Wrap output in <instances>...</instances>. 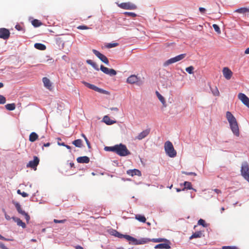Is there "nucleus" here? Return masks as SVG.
Segmentation results:
<instances>
[{
	"label": "nucleus",
	"instance_id": "nucleus-1",
	"mask_svg": "<svg viewBox=\"0 0 249 249\" xmlns=\"http://www.w3.org/2000/svg\"><path fill=\"white\" fill-rule=\"evenodd\" d=\"M226 117L228 120L230 128L232 133L237 137L240 135L238 123L235 117L230 111H227L226 114Z\"/></svg>",
	"mask_w": 249,
	"mask_h": 249
},
{
	"label": "nucleus",
	"instance_id": "nucleus-2",
	"mask_svg": "<svg viewBox=\"0 0 249 249\" xmlns=\"http://www.w3.org/2000/svg\"><path fill=\"white\" fill-rule=\"evenodd\" d=\"M115 153L121 157H124L130 154L125 145L120 143L116 145Z\"/></svg>",
	"mask_w": 249,
	"mask_h": 249
},
{
	"label": "nucleus",
	"instance_id": "nucleus-3",
	"mask_svg": "<svg viewBox=\"0 0 249 249\" xmlns=\"http://www.w3.org/2000/svg\"><path fill=\"white\" fill-rule=\"evenodd\" d=\"M164 149L166 154L171 158L176 156L177 152L174 149L173 144L170 141H167L164 144Z\"/></svg>",
	"mask_w": 249,
	"mask_h": 249
},
{
	"label": "nucleus",
	"instance_id": "nucleus-4",
	"mask_svg": "<svg viewBox=\"0 0 249 249\" xmlns=\"http://www.w3.org/2000/svg\"><path fill=\"white\" fill-rule=\"evenodd\" d=\"M241 173L244 179L249 182V165L247 162L242 163Z\"/></svg>",
	"mask_w": 249,
	"mask_h": 249
},
{
	"label": "nucleus",
	"instance_id": "nucleus-5",
	"mask_svg": "<svg viewBox=\"0 0 249 249\" xmlns=\"http://www.w3.org/2000/svg\"><path fill=\"white\" fill-rule=\"evenodd\" d=\"M164 241L163 238H153L151 240L148 238H142L140 239H137L136 241H134V245H142L147 243L150 241H152L155 243L161 242Z\"/></svg>",
	"mask_w": 249,
	"mask_h": 249
},
{
	"label": "nucleus",
	"instance_id": "nucleus-6",
	"mask_svg": "<svg viewBox=\"0 0 249 249\" xmlns=\"http://www.w3.org/2000/svg\"><path fill=\"white\" fill-rule=\"evenodd\" d=\"M186 55V53H183V54H181L178 55H177L174 57L171 58L167 60V61H166L164 63L163 66L166 67V66H167L172 63H174L178 62L180 60H181L185 57Z\"/></svg>",
	"mask_w": 249,
	"mask_h": 249
},
{
	"label": "nucleus",
	"instance_id": "nucleus-7",
	"mask_svg": "<svg viewBox=\"0 0 249 249\" xmlns=\"http://www.w3.org/2000/svg\"><path fill=\"white\" fill-rule=\"evenodd\" d=\"M15 206L17 210V211L19 213L21 214V215L24 216L25 218L27 221V223L29 222L30 217L29 215L26 213L24 211L22 210L21 205L18 202H15L14 203Z\"/></svg>",
	"mask_w": 249,
	"mask_h": 249
},
{
	"label": "nucleus",
	"instance_id": "nucleus-8",
	"mask_svg": "<svg viewBox=\"0 0 249 249\" xmlns=\"http://www.w3.org/2000/svg\"><path fill=\"white\" fill-rule=\"evenodd\" d=\"M118 6L124 9L134 10L137 8L136 5L130 2L121 3Z\"/></svg>",
	"mask_w": 249,
	"mask_h": 249
},
{
	"label": "nucleus",
	"instance_id": "nucleus-9",
	"mask_svg": "<svg viewBox=\"0 0 249 249\" xmlns=\"http://www.w3.org/2000/svg\"><path fill=\"white\" fill-rule=\"evenodd\" d=\"M92 52L103 62H104V63H105L107 65L109 64V61H108L107 58L105 55L102 54L99 51H98L95 49L92 50Z\"/></svg>",
	"mask_w": 249,
	"mask_h": 249
},
{
	"label": "nucleus",
	"instance_id": "nucleus-10",
	"mask_svg": "<svg viewBox=\"0 0 249 249\" xmlns=\"http://www.w3.org/2000/svg\"><path fill=\"white\" fill-rule=\"evenodd\" d=\"M100 70L104 73L108 74L110 76H114L116 74L117 72L115 70L112 69H109L107 67L101 65L100 67Z\"/></svg>",
	"mask_w": 249,
	"mask_h": 249
},
{
	"label": "nucleus",
	"instance_id": "nucleus-11",
	"mask_svg": "<svg viewBox=\"0 0 249 249\" xmlns=\"http://www.w3.org/2000/svg\"><path fill=\"white\" fill-rule=\"evenodd\" d=\"M39 159L36 156L34 157V160H30L29 163L27 164V167H30L35 170L36 169V167L39 164Z\"/></svg>",
	"mask_w": 249,
	"mask_h": 249
},
{
	"label": "nucleus",
	"instance_id": "nucleus-12",
	"mask_svg": "<svg viewBox=\"0 0 249 249\" xmlns=\"http://www.w3.org/2000/svg\"><path fill=\"white\" fill-rule=\"evenodd\" d=\"M238 98L245 105L249 107V98L245 94L239 93Z\"/></svg>",
	"mask_w": 249,
	"mask_h": 249
},
{
	"label": "nucleus",
	"instance_id": "nucleus-13",
	"mask_svg": "<svg viewBox=\"0 0 249 249\" xmlns=\"http://www.w3.org/2000/svg\"><path fill=\"white\" fill-rule=\"evenodd\" d=\"M9 31L4 28H0V38L3 39H7L10 36Z\"/></svg>",
	"mask_w": 249,
	"mask_h": 249
},
{
	"label": "nucleus",
	"instance_id": "nucleus-14",
	"mask_svg": "<svg viewBox=\"0 0 249 249\" xmlns=\"http://www.w3.org/2000/svg\"><path fill=\"white\" fill-rule=\"evenodd\" d=\"M222 72L224 77L227 80H230L233 74L231 71L228 67H224Z\"/></svg>",
	"mask_w": 249,
	"mask_h": 249
},
{
	"label": "nucleus",
	"instance_id": "nucleus-15",
	"mask_svg": "<svg viewBox=\"0 0 249 249\" xmlns=\"http://www.w3.org/2000/svg\"><path fill=\"white\" fill-rule=\"evenodd\" d=\"M150 133V129H147L142 132H141L139 135L135 138V139L141 140L142 139L145 138Z\"/></svg>",
	"mask_w": 249,
	"mask_h": 249
},
{
	"label": "nucleus",
	"instance_id": "nucleus-16",
	"mask_svg": "<svg viewBox=\"0 0 249 249\" xmlns=\"http://www.w3.org/2000/svg\"><path fill=\"white\" fill-rule=\"evenodd\" d=\"M127 174L131 176H134V175H137L138 176H141L142 174L141 171L138 169H132V170H128L126 172Z\"/></svg>",
	"mask_w": 249,
	"mask_h": 249
},
{
	"label": "nucleus",
	"instance_id": "nucleus-17",
	"mask_svg": "<svg viewBox=\"0 0 249 249\" xmlns=\"http://www.w3.org/2000/svg\"><path fill=\"white\" fill-rule=\"evenodd\" d=\"M42 81L44 86L48 89L51 90L52 89V83L50 80L47 77H43Z\"/></svg>",
	"mask_w": 249,
	"mask_h": 249
},
{
	"label": "nucleus",
	"instance_id": "nucleus-18",
	"mask_svg": "<svg viewBox=\"0 0 249 249\" xmlns=\"http://www.w3.org/2000/svg\"><path fill=\"white\" fill-rule=\"evenodd\" d=\"M77 161L80 163H88L89 162V158L87 156L79 157L77 158Z\"/></svg>",
	"mask_w": 249,
	"mask_h": 249
},
{
	"label": "nucleus",
	"instance_id": "nucleus-19",
	"mask_svg": "<svg viewBox=\"0 0 249 249\" xmlns=\"http://www.w3.org/2000/svg\"><path fill=\"white\" fill-rule=\"evenodd\" d=\"M138 81V77L135 75H131L127 79V82L129 84H134Z\"/></svg>",
	"mask_w": 249,
	"mask_h": 249
},
{
	"label": "nucleus",
	"instance_id": "nucleus-20",
	"mask_svg": "<svg viewBox=\"0 0 249 249\" xmlns=\"http://www.w3.org/2000/svg\"><path fill=\"white\" fill-rule=\"evenodd\" d=\"M103 121L107 125H111L116 123V121L112 120L108 116H105L103 118Z\"/></svg>",
	"mask_w": 249,
	"mask_h": 249
},
{
	"label": "nucleus",
	"instance_id": "nucleus-21",
	"mask_svg": "<svg viewBox=\"0 0 249 249\" xmlns=\"http://www.w3.org/2000/svg\"><path fill=\"white\" fill-rule=\"evenodd\" d=\"M234 12L238 13L239 14H245L247 13H249V8L241 7L235 10L234 11Z\"/></svg>",
	"mask_w": 249,
	"mask_h": 249
},
{
	"label": "nucleus",
	"instance_id": "nucleus-22",
	"mask_svg": "<svg viewBox=\"0 0 249 249\" xmlns=\"http://www.w3.org/2000/svg\"><path fill=\"white\" fill-rule=\"evenodd\" d=\"M12 218L15 222H17L18 226H21L22 228H26V224L25 223L23 222L22 220H21L19 218L14 217Z\"/></svg>",
	"mask_w": 249,
	"mask_h": 249
},
{
	"label": "nucleus",
	"instance_id": "nucleus-23",
	"mask_svg": "<svg viewBox=\"0 0 249 249\" xmlns=\"http://www.w3.org/2000/svg\"><path fill=\"white\" fill-rule=\"evenodd\" d=\"M38 135L36 133L32 132L29 136V141L34 142L38 139Z\"/></svg>",
	"mask_w": 249,
	"mask_h": 249
},
{
	"label": "nucleus",
	"instance_id": "nucleus-24",
	"mask_svg": "<svg viewBox=\"0 0 249 249\" xmlns=\"http://www.w3.org/2000/svg\"><path fill=\"white\" fill-rule=\"evenodd\" d=\"M156 249H168L170 248V246L168 244L161 243L157 245L155 247Z\"/></svg>",
	"mask_w": 249,
	"mask_h": 249
},
{
	"label": "nucleus",
	"instance_id": "nucleus-25",
	"mask_svg": "<svg viewBox=\"0 0 249 249\" xmlns=\"http://www.w3.org/2000/svg\"><path fill=\"white\" fill-rule=\"evenodd\" d=\"M156 93L159 100L164 107H166V101L164 98L158 91H156Z\"/></svg>",
	"mask_w": 249,
	"mask_h": 249
},
{
	"label": "nucleus",
	"instance_id": "nucleus-26",
	"mask_svg": "<svg viewBox=\"0 0 249 249\" xmlns=\"http://www.w3.org/2000/svg\"><path fill=\"white\" fill-rule=\"evenodd\" d=\"M202 235V233L200 231L195 232L190 237L189 239L191 240L193 238H200Z\"/></svg>",
	"mask_w": 249,
	"mask_h": 249
},
{
	"label": "nucleus",
	"instance_id": "nucleus-27",
	"mask_svg": "<svg viewBox=\"0 0 249 249\" xmlns=\"http://www.w3.org/2000/svg\"><path fill=\"white\" fill-rule=\"evenodd\" d=\"M123 238H125L127 241H129L130 243H132L134 244V241H136V239L129 235H124L123 236Z\"/></svg>",
	"mask_w": 249,
	"mask_h": 249
},
{
	"label": "nucleus",
	"instance_id": "nucleus-28",
	"mask_svg": "<svg viewBox=\"0 0 249 249\" xmlns=\"http://www.w3.org/2000/svg\"><path fill=\"white\" fill-rule=\"evenodd\" d=\"M34 46L36 49L41 51L45 50L46 48V46L41 43H36Z\"/></svg>",
	"mask_w": 249,
	"mask_h": 249
},
{
	"label": "nucleus",
	"instance_id": "nucleus-29",
	"mask_svg": "<svg viewBox=\"0 0 249 249\" xmlns=\"http://www.w3.org/2000/svg\"><path fill=\"white\" fill-rule=\"evenodd\" d=\"M135 218L140 222L145 223L146 222V218L144 216L140 214H137L135 215Z\"/></svg>",
	"mask_w": 249,
	"mask_h": 249
},
{
	"label": "nucleus",
	"instance_id": "nucleus-30",
	"mask_svg": "<svg viewBox=\"0 0 249 249\" xmlns=\"http://www.w3.org/2000/svg\"><path fill=\"white\" fill-rule=\"evenodd\" d=\"M72 144L78 147H81L82 146V141L81 139H77L72 142Z\"/></svg>",
	"mask_w": 249,
	"mask_h": 249
},
{
	"label": "nucleus",
	"instance_id": "nucleus-31",
	"mask_svg": "<svg viewBox=\"0 0 249 249\" xmlns=\"http://www.w3.org/2000/svg\"><path fill=\"white\" fill-rule=\"evenodd\" d=\"M5 108L8 110H13L16 108V105L14 103L8 104L5 105Z\"/></svg>",
	"mask_w": 249,
	"mask_h": 249
},
{
	"label": "nucleus",
	"instance_id": "nucleus-32",
	"mask_svg": "<svg viewBox=\"0 0 249 249\" xmlns=\"http://www.w3.org/2000/svg\"><path fill=\"white\" fill-rule=\"evenodd\" d=\"M82 83L85 86H86L87 87L89 88L90 89H93L94 90H95V89L96 88V86H95L94 85H92V84H89V83L88 82H86L85 81H83Z\"/></svg>",
	"mask_w": 249,
	"mask_h": 249
},
{
	"label": "nucleus",
	"instance_id": "nucleus-33",
	"mask_svg": "<svg viewBox=\"0 0 249 249\" xmlns=\"http://www.w3.org/2000/svg\"><path fill=\"white\" fill-rule=\"evenodd\" d=\"M32 24L34 27H37L40 26L42 23L39 20L35 19L32 20Z\"/></svg>",
	"mask_w": 249,
	"mask_h": 249
},
{
	"label": "nucleus",
	"instance_id": "nucleus-34",
	"mask_svg": "<svg viewBox=\"0 0 249 249\" xmlns=\"http://www.w3.org/2000/svg\"><path fill=\"white\" fill-rule=\"evenodd\" d=\"M184 188L183 189V190H184L185 189H190V190L193 189V188L192 187L191 183L190 182L185 181L184 182Z\"/></svg>",
	"mask_w": 249,
	"mask_h": 249
},
{
	"label": "nucleus",
	"instance_id": "nucleus-35",
	"mask_svg": "<svg viewBox=\"0 0 249 249\" xmlns=\"http://www.w3.org/2000/svg\"><path fill=\"white\" fill-rule=\"evenodd\" d=\"M116 145L113 146H106L105 147V150L107 151H112L115 153Z\"/></svg>",
	"mask_w": 249,
	"mask_h": 249
},
{
	"label": "nucleus",
	"instance_id": "nucleus-36",
	"mask_svg": "<svg viewBox=\"0 0 249 249\" xmlns=\"http://www.w3.org/2000/svg\"><path fill=\"white\" fill-rule=\"evenodd\" d=\"M213 29H214L215 31L216 32H217L218 34H220L221 33V31H220V28L217 24H213Z\"/></svg>",
	"mask_w": 249,
	"mask_h": 249
},
{
	"label": "nucleus",
	"instance_id": "nucleus-37",
	"mask_svg": "<svg viewBox=\"0 0 249 249\" xmlns=\"http://www.w3.org/2000/svg\"><path fill=\"white\" fill-rule=\"evenodd\" d=\"M95 91H97L99 93H104V94H107V91L103 89H100L97 87H96Z\"/></svg>",
	"mask_w": 249,
	"mask_h": 249
},
{
	"label": "nucleus",
	"instance_id": "nucleus-38",
	"mask_svg": "<svg viewBox=\"0 0 249 249\" xmlns=\"http://www.w3.org/2000/svg\"><path fill=\"white\" fill-rule=\"evenodd\" d=\"M198 223V225H202L204 227H207V225L205 223V221L203 219H200L198 221V223Z\"/></svg>",
	"mask_w": 249,
	"mask_h": 249
},
{
	"label": "nucleus",
	"instance_id": "nucleus-39",
	"mask_svg": "<svg viewBox=\"0 0 249 249\" xmlns=\"http://www.w3.org/2000/svg\"><path fill=\"white\" fill-rule=\"evenodd\" d=\"M194 68L193 66H190L186 68V71L188 72L189 74H192L193 73V70Z\"/></svg>",
	"mask_w": 249,
	"mask_h": 249
},
{
	"label": "nucleus",
	"instance_id": "nucleus-40",
	"mask_svg": "<svg viewBox=\"0 0 249 249\" xmlns=\"http://www.w3.org/2000/svg\"><path fill=\"white\" fill-rule=\"evenodd\" d=\"M114 232V233L113 234V235H114L116 237L122 238L123 236H124V234L120 233V232L116 231H115Z\"/></svg>",
	"mask_w": 249,
	"mask_h": 249
},
{
	"label": "nucleus",
	"instance_id": "nucleus-41",
	"mask_svg": "<svg viewBox=\"0 0 249 249\" xmlns=\"http://www.w3.org/2000/svg\"><path fill=\"white\" fill-rule=\"evenodd\" d=\"M6 102V98L3 95H0V104H4Z\"/></svg>",
	"mask_w": 249,
	"mask_h": 249
},
{
	"label": "nucleus",
	"instance_id": "nucleus-42",
	"mask_svg": "<svg viewBox=\"0 0 249 249\" xmlns=\"http://www.w3.org/2000/svg\"><path fill=\"white\" fill-rule=\"evenodd\" d=\"M118 45V44L117 43H108L106 46L108 48H111L116 47Z\"/></svg>",
	"mask_w": 249,
	"mask_h": 249
},
{
	"label": "nucleus",
	"instance_id": "nucleus-43",
	"mask_svg": "<svg viewBox=\"0 0 249 249\" xmlns=\"http://www.w3.org/2000/svg\"><path fill=\"white\" fill-rule=\"evenodd\" d=\"M15 28L18 31H23V32L25 31L24 29L21 25H20L19 24L16 25L15 26Z\"/></svg>",
	"mask_w": 249,
	"mask_h": 249
},
{
	"label": "nucleus",
	"instance_id": "nucleus-44",
	"mask_svg": "<svg viewBox=\"0 0 249 249\" xmlns=\"http://www.w3.org/2000/svg\"><path fill=\"white\" fill-rule=\"evenodd\" d=\"M222 249H239L237 247L235 246H223L222 247Z\"/></svg>",
	"mask_w": 249,
	"mask_h": 249
},
{
	"label": "nucleus",
	"instance_id": "nucleus-45",
	"mask_svg": "<svg viewBox=\"0 0 249 249\" xmlns=\"http://www.w3.org/2000/svg\"><path fill=\"white\" fill-rule=\"evenodd\" d=\"M126 16H130L132 17H135L136 16V14L133 12H125L124 13Z\"/></svg>",
	"mask_w": 249,
	"mask_h": 249
},
{
	"label": "nucleus",
	"instance_id": "nucleus-46",
	"mask_svg": "<svg viewBox=\"0 0 249 249\" xmlns=\"http://www.w3.org/2000/svg\"><path fill=\"white\" fill-rule=\"evenodd\" d=\"M77 28L78 29H80V30H87V29H89V28L86 26V25H80V26H78Z\"/></svg>",
	"mask_w": 249,
	"mask_h": 249
},
{
	"label": "nucleus",
	"instance_id": "nucleus-47",
	"mask_svg": "<svg viewBox=\"0 0 249 249\" xmlns=\"http://www.w3.org/2000/svg\"><path fill=\"white\" fill-rule=\"evenodd\" d=\"M213 93L214 96H219V92L217 89V88H215L214 90L213 91Z\"/></svg>",
	"mask_w": 249,
	"mask_h": 249
},
{
	"label": "nucleus",
	"instance_id": "nucleus-48",
	"mask_svg": "<svg viewBox=\"0 0 249 249\" xmlns=\"http://www.w3.org/2000/svg\"><path fill=\"white\" fill-rule=\"evenodd\" d=\"M66 221V220H65V219L59 220H57V219H54L53 220V222L54 223H63Z\"/></svg>",
	"mask_w": 249,
	"mask_h": 249
},
{
	"label": "nucleus",
	"instance_id": "nucleus-49",
	"mask_svg": "<svg viewBox=\"0 0 249 249\" xmlns=\"http://www.w3.org/2000/svg\"><path fill=\"white\" fill-rule=\"evenodd\" d=\"M184 174L187 175H194L196 176V174L194 172H183Z\"/></svg>",
	"mask_w": 249,
	"mask_h": 249
},
{
	"label": "nucleus",
	"instance_id": "nucleus-50",
	"mask_svg": "<svg viewBox=\"0 0 249 249\" xmlns=\"http://www.w3.org/2000/svg\"><path fill=\"white\" fill-rule=\"evenodd\" d=\"M87 63L90 65H94V62H93L91 60L89 59L87 60Z\"/></svg>",
	"mask_w": 249,
	"mask_h": 249
},
{
	"label": "nucleus",
	"instance_id": "nucleus-51",
	"mask_svg": "<svg viewBox=\"0 0 249 249\" xmlns=\"http://www.w3.org/2000/svg\"><path fill=\"white\" fill-rule=\"evenodd\" d=\"M20 195H21L24 197H27L29 196V195L27 193H26L24 192H21Z\"/></svg>",
	"mask_w": 249,
	"mask_h": 249
},
{
	"label": "nucleus",
	"instance_id": "nucleus-52",
	"mask_svg": "<svg viewBox=\"0 0 249 249\" xmlns=\"http://www.w3.org/2000/svg\"><path fill=\"white\" fill-rule=\"evenodd\" d=\"M199 10L202 13H204L205 11H206L205 9L204 8H203V7H200L199 8Z\"/></svg>",
	"mask_w": 249,
	"mask_h": 249
},
{
	"label": "nucleus",
	"instance_id": "nucleus-53",
	"mask_svg": "<svg viewBox=\"0 0 249 249\" xmlns=\"http://www.w3.org/2000/svg\"><path fill=\"white\" fill-rule=\"evenodd\" d=\"M92 66L96 70L99 71V68L98 65L94 62V65H92Z\"/></svg>",
	"mask_w": 249,
	"mask_h": 249
},
{
	"label": "nucleus",
	"instance_id": "nucleus-54",
	"mask_svg": "<svg viewBox=\"0 0 249 249\" xmlns=\"http://www.w3.org/2000/svg\"><path fill=\"white\" fill-rule=\"evenodd\" d=\"M86 143L87 144L88 148L89 149H90L91 148V145H90V143L89 141L88 140H86Z\"/></svg>",
	"mask_w": 249,
	"mask_h": 249
},
{
	"label": "nucleus",
	"instance_id": "nucleus-55",
	"mask_svg": "<svg viewBox=\"0 0 249 249\" xmlns=\"http://www.w3.org/2000/svg\"><path fill=\"white\" fill-rule=\"evenodd\" d=\"M0 239L1 240H5V241H9L10 240V239H7L5 237H4L3 236H2L0 234Z\"/></svg>",
	"mask_w": 249,
	"mask_h": 249
},
{
	"label": "nucleus",
	"instance_id": "nucleus-56",
	"mask_svg": "<svg viewBox=\"0 0 249 249\" xmlns=\"http://www.w3.org/2000/svg\"><path fill=\"white\" fill-rule=\"evenodd\" d=\"M213 191L214 192H215L216 194H221V190L217 189H214L213 190Z\"/></svg>",
	"mask_w": 249,
	"mask_h": 249
},
{
	"label": "nucleus",
	"instance_id": "nucleus-57",
	"mask_svg": "<svg viewBox=\"0 0 249 249\" xmlns=\"http://www.w3.org/2000/svg\"><path fill=\"white\" fill-rule=\"evenodd\" d=\"M110 109L111 110L118 111L119 110L118 108L117 107H111L110 108Z\"/></svg>",
	"mask_w": 249,
	"mask_h": 249
},
{
	"label": "nucleus",
	"instance_id": "nucleus-58",
	"mask_svg": "<svg viewBox=\"0 0 249 249\" xmlns=\"http://www.w3.org/2000/svg\"><path fill=\"white\" fill-rule=\"evenodd\" d=\"M5 217L7 220H10L11 219L10 216L6 214H5Z\"/></svg>",
	"mask_w": 249,
	"mask_h": 249
},
{
	"label": "nucleus",
	"instance_id": "nucleus-59",
	"mask_svg": "<svg viewBox=\"0 0 249 249\" xmlns=\"http://www.w3.org/2000/svg\"><path fill=\"white\" fill-rule=\"evenodd\" d=\"M75 249H84V248L80 246H77L75 247Z\"/></svg>",
	"mask_w": 249,
	"mask_h": 249
},
{
	"label": "nucleus",
	"instance_id": "nucleus-60",
	"mask_svg": "<svg viewBox=\"0 0 249 249\" xmlns=\"http://www.w3.org/2000/svg\"><path fill=\"white\" fill-rule=\"evenodd\" d=\"M245 53L247 54H249V47L246 49V50L245 51Z\"/></svg>",
	"mask_w": 249,
	"mask_h": 249
},
{
	"label": "nucleus",
	"instance_id": "nucleus-61",
	"mask_svg": "<svg viewBox=\"0 0 249 249\" xmlns=\"http://www.w3.org/2000/svg\"><path fill=\"white\" fill-rule=\"evenodd\" d=\"M50 145V142H48V143H44L43 144V146H45V147H48Z\"/></svg>",
	"mask_w": 249,
	"mask_h": 249
},
{
	"label": "nucleus",
	"instance_id": "nucleus-62",
	"mask_svg": "<svg viewBox=\"0 0 249 249\" xmlns=\"http://www.w3.org/2000/svg\"><path fill=\"white\" fill-rule=\"evenodd\" d=\"M58 144L60 145L64 146H65V145H66V144L64 143V142L58 143Z\"/></svg>",
	"mask_w": 249,
	"mask_h": 249
},
{
	"label": "nucleus",
	"instance_id": "nucleus-63",
	"mask_svg": "<svg viewBox=\"0 0 249 249\" xmlns=\"http://www.w3.org/2000/svg\"><path fill=\"white\" fill-rule=\"evenodd\" d=\"M70 164V166H71V167H74V163L71 162Z\"/></svg>",
	"mask_w": 249,
	"mask_h": 249
},
{
	"label": "nucleus",
	"instance_id": "nucleus-64",
	"mask_svg": "<svg viewBox=\"0 0 249 249\" xmlns=\"http://www.w3.org/2000/svg\"><path fill=\"white\" fill-rule=\"evenodd\" d=\"M65 146L68 149H70L71 148V146H70L69 145H65Z\"/></svg>",
	"mask_w": 249,
	"mask_h": 249
}]
</instances>
